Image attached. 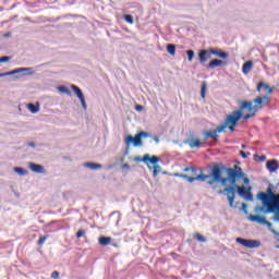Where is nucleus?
<instances>
[{
	"label": "nucleus",
	"mask_w": 279,
	"mask_h": 279,
	"mask_svg": "<svg viewBox=\"0 0 279 279\" xmlns=\"http://www.w3.org/2000/svg\"><path fill=\"white\" fill-rule=\"evenodd\" d=\"M156 143H160V140L158 137H155Z\"/></svg>",
	"instance_id": "nucleus-59"
},
{
	"label": "nucleus",
	"mask_w": 279,
	"mask_h": 279,
	"mask_svg": "<svg viewBox=\"0 0 279 279\" xmlns=\"http://www.w3.org/2000/svg\"><path fill=\"white\" fill-rule=\"evenodd\" d=\"M84 234H86V231H84V229H80L76 232V239H82V236H84Z\"/></svg>",
	"instance_id": "nucleus-43"
},
{
	"label": "nucleus",
	"mask_w": 279,
	"mask_h": 279,
	"mask_svg": "<svg viewBox=\"0 0 279 279\" xmlns=\"http://www.w3.org/2000/svg\"><path fill=\"white\" fill-rule=\"evenodd\" d=\"M166 49H167L168 53H170V56H175V45L168 44Z\"/></svg>",
	"instance_id": "nucleus-28"
},
{
	"label": "nucleus",
	"mask_w": 279,
	"mask_h": 279,
	"mask_svg": "<svg viewBox=\"0 0 279 279\" xmlns=\"http://www.w3.org/2000/svg\"><path fill=\"white\" fill-rule=\"evenodd\" d=\"M108 169H113V166H109Z\"/></svg>",
	"instance_id": "nucleus-62"
},
{
	"label": "nucleus",
	"mask_w": 279,
	"mask_h": 279,
	"mask_svg": "<svg viewBox=\"0 0 279 279\" xmlns=\"http://www.w3.org/2000/svg\"><path fill=\"white\" fill-rule=\"evenodd\" d=\"M210 58H213V52H210V48L208 50L202 49L198 51V60L201 64H206V62H208Z\"/></svg>",
	"instance_id": "nucleus-11"
},
{
	"label": "nucleus",
	"mask_w": 279,
	"mask_h": 279,
	"mask_svg": "<svg viewBox=\"0 0 279 279\" xmlns=\"http://www.w3.org/2000/svg\"><path fill=\"white\" fill-rule=\"evenodd\" d=\"M206 180H210V174L201 173V174L194 177V182H195V181H198V182H206Z\"/></svg>",
	"instance_id": "nucleus-24"
},
{
	"label": "nucleus",
	"mask_w": 279,
	"mask_h": 279,
	"mask_svg": "<svg viewBox=\"0 0 279 279\" xmlns=\"http://www.w3.org/2000/svg\"><path fill=\"white\" fill-rule=\"evenodd\" d=\"M251 108H253V109H247V111L251 113H246V114L242 113V119L247 120V119H252V117L256 116V113L258 112V106L252 105V101H251Z\"/></svg>",
	"instance_id": "nucleus-19"
},
{
	"label": "nucleus",
	"mask_w": 279,
	"mask_h": 279,
	"mask_svg": "<svg viewBox=\"0 0 279 279\" xmlns=\"http://www.w3.org/2000/svg\"><path fill=\"white\" fill-rule=\"evenodd\" d=\"M183 171L185 173H192V175H195L197 173V169L195 167H187V168H184Z\"/></svg>",
	"instance_id": "nucleus-34"
},
{
	"label": "nucleus",
	"mask_w": 279,
	"mask_h": 279,
	"mask_svg": "<svg viewBox=\"0 0 279 279\" xmlns=\"http://www.w3.org/2000/svg\"><path fill=\"white\" fill-rule=\"evenodd\" d=\"M27 147H36V143L29 142V143L27 144Z\"/></svg>",
	"instance_id": "nucleus-57"
},
{
	"label": "nucleus",
	"mask_w": 279,
	"mask_h": 279,
	"mask_svg": "<svg viewBox=\"0 0 279 279\" xmlns=\"http://www.w3.org/2000/svg\"><path fill=\"white\" fill-rule=\"evenodd\" d=\"M243 110H253L252 108V101L243 100L240 105L239 110L233 111L229 116H227L225 122L227 125H236L239 121H241L243 117Z\"/></svg>",
	"instance_id": "nucleus-3"
},
{
	"label": "nucleus",
	"mask_w": 279,
	"mask_h": 279,
	"mask_svg": "<svg viewBox=\"0 0 279 279\" xmlns=\"http://www.w3.org/2000/svg\"><path fill=\"white\" fill-rule=\"evenodd\" d=\"M259 160L260 162H265V160H267V157L265 155L259 156Z\"/></svg>",
	"instance_id": "nucleus-54"
},
{
	"label": "nucleus",
	"mask_w": 279,
	"mask_h": 279,
	"mask_svg": "<svg viewBox=\"0 0 279 279\" xmlns=\"http://www.w3.org/2000/svg\"><path fill=\"white\" fill-rule=\"evenodd\" d=\"M26 108L32 112V114H37V112H40V102L27 104Z\"/></svg>",
	"instance_id": "nucleus-21"
},
{
	"label": "nucleus",
	"mask_w": 279,
	"mask_h": 279,
	"mask_svg": "<svg viewBox=\"0 0 279 279\" xmlns=\"http://www.w3.org/2000/svg\"><path fill=\"white\" fill-rule=\"evenodd\" d=\"M98 243L99 245H101L102 247H106L107 245H110V243H112V238L110 236H100L98 238Z\"/></svg>",
	"instance_id": "nucleus-23"
},
{
	"label": "nucleus",
	"mask_w": 279,
	"mask_h": 279,
	"mask_svg": "<svg viewBox=\"0 0 279 279\" xmlns=\"http://www.w3.org/2000/svg\"><path fill=\"white\" fill-rule=\"evenodd\" d=\"M253 104H256L255 106H257V110L258 108H263V97L258 96L253 100Z\"/></svg>",
	"instance_id": "nucleus-31"
},
{
	"label": "nucleus",
	"mask_w": 279,
	"mask_h": 279,
	"mask_svg": "<svg viewBox=\"0 0 279 279\" xmlns=\"http://www.w3.org/2000/svg\"><path fill=\"white\" fill-rule=\"evenodd\" d=\"M12 72H13V75H16L19 73H25V70H23V68H19V69L12 70Z\"/></svg>",
	"instance_id": "nucleus-46"
},
{
	"label": "nucleus",
	"mask_w": 279,
	"mask_h": 279,
	"mask_svg": "<svg viewBox=\"0 0 279 279\" xmlns=\"http://www.w3.org/2000/svg\"><path fill=\"white\" fill-rule=\"evenodd\" d=\"M83 167H86L87 169H90L92 171H97L98 169H104V166L101 163H95V162H85V163H83Z\"/></svg>",
	"instance_id": "nucleus-22"
},
{
	"label": "nucleus",
	"mask_w": 279,
	"mask_h": 279,
	"mask_svg": "<svg viewBox=\"0 0 279 279\" xmlns=\"http://www.w3.org/2000/svg\"><path fill=\"white\" fill-rule=\"evenodd\" d=\"M235 242L243 245V247H247L248 250H256L262 245L259 240H247L243 238H236Z\"/></svg>",
	"instance_id": "nucleus-7"
},
{
	"label": "nucleus",
	"mask_w": 279,
	"mask_h": 279,
	"mask_svg": "<svg viewBox=\"0 0 279 279\" xmlns=\"http://www.w3.org/2000/svg\"><path fill=\"white\" fill-rule=\"evenodd\" d=\"M226 128H228V124L227 122L225 121V123L220 124L217 126V129L215 130L216 131V134H221V132H223V130H226Z\"/></svg>",
	"instance_id": "nucleus-32"
},
{
	"label": "nucleus",
	"mask_w": 279,
	"mask_h": 279,
	"mask_svg": "<svg viewBox=\"0 0 279 279\" xmlns=\"http://www.w3.org/2000/svg\"><path fill=\"white\" fill-rule=\"evenodd\" d=\"M22 70H24L26 75H34V73H36L33 68H22Z\"/></svg>",
	"instance_id": "nucleus-41"
},
{
	"label": "nucleus",
	"mask_w": 279,
	"mask_h": 279,
	"mask_svg": "<svg viewBox=\"0 0 279 279\" xmlns=\"http://www.w3.org/2000/svg\"><path fill=\"white\" fill-rule=\"evenodd\" d=\"M135 110H137V112H142L143 106L141 105L135 106Z\"/></svg>",
	"instance_id": "nucleus-53"
},
{
	"label": "nucleus",
	"mask_w": 279,
	"mask_h": 279,
	"mask_svg": "<svg viewBox=\"0 0 279 279\" xmlns=\"http://www.w3.org/2000/svg\"><path fill=\"white\" fill-rule=\"evenodd\" d=\"M257 199L262 201L263 206L260 208H267L268 206H274L278 204L279 194L274 193V184H268L266 192H259L257 194Z\"/></svg>",
	"instance_id": "nucleus-2"
},
{
	"label": "nucleus",
	"mask_w": 279,
	"mask_h": 279,
	"mask_svg": "<svg viewBox=\"0 0 279 279\" xmlns=\"http://www.w3.org/2000/svg\"><path fill=\"white\" fill-rule=\"evenodd\" d=\"M125 143L128 145H133V147H141V145H143V140L141 138V136L137 134H135V136L129 135L125 137Z\"/></svg>",
	"instance_id": "nucleus-10"
},
{
	"label": "nucleus",
	"mask_w": 279,
	"mask_h": 279,
	"mask_svg": "<svg viewBox=\"0 0 279 279\" xmlns=\"http://www.w3.org/2000/svg\"><path fill=\"white\" fill-rule=\"evenodd\" d=\"M142 160L145 165H147L148 169L151 170V166L149 165H154V166L158 165V162H160V157L158 156L150 157L149 154H146L143 156Z\"/></svg>",
	"instance_id": "nucleus-12"
},
{
	"label": "nucleus",
	"mask_w": 279,
	"mask_h": 279,
	"mask_svg": "<svg viewBox=\"0 0 279 279\" xmlns=\"http://www.w3.org/2000/svg\"><path fill=\"white\" fill-rule=\"evenodd\" d=\"M203 138L204 141H208V138H213L215 143H217L219 138V134H217L216 130H207L203 132Z\"/></svg>",
	"instance_id": "nucleus-14"
},
{
	"label": "nucleus",
	"mask_w": 279,
	"mask_h": 279,
	"mask_svg": "<svg viewBox=\"0 0 279 279\" xmlns=\"http://www.w3.org/2000/svg\"><path fill=\"white\" fill-rule=\"evenodd\" d=\"M241 210H243L244 215H247V204L243 203Z\"/></svg>",
	"instance_id": "nucleus-50"
},
{
	"label": "nucleus",
	"mask_w": 279,
	"mask_h": 279,
	"mask_svg": "<svg viewBox=\"0 0 279 279\" xmlns=\"http://www.w3.org/2000/svg\"><path fill=\"white\" fill-rule=\"evenodd\" d=\"M211 56H216L217 58H221L222 60H228L230 58V54L226 51H222L219 48H210Z\"/></svg>",
	"instance_id": "nucleus-13"
},
{
	"label": "nucleus",
	"mask_w": 279,
	"mask_h": 279,
	"mask_svg": "<svg viewBox=\"0 0 279 279\" xmlns=\"http://www.w3.org/2000/svg\"><path fill=\"white\" fill-rule=\"evenodd\" d=\"M269 230L274 233L276 241H278V243H279V232L276 231V229H272V227H270Z\"/></svg>",
	"instance_id": "nucleus-44"
},
{
	"label": "nucleus",
	"mask_w": 279,
	"mask_h": 279,
	"mask_svg": "<svg viewBox=\"0 0 279 279\" xmlns=\"http://www.w3.org/2000/svg\"><path fill=\"white\" fill-rule=\"evenodd\" d=\"M226 173L228 175V180L231 186H234V184H236V180L245 178V172H243V169L239 166H234L233 168H227Z\"/></svg>",
	"instance_id": "nucleus-4"
},
{
	"label": "nucleus",
	"mask_w": 279,
	"mask_h": 279,
	"mask_svg": "<svg viewBox=\"0 0 279 279\" xmlns=\"http://www.w3.org/2000/svg\"><path fill=\"white\" fill-rule=\"evenodd\" d=\"M275 205L277 206V209L279 210V202L275 203Z\"/></svg>",
	"instance_id": "nucleus-60"
},
{
	"label": "nucleus",
	"mask_w": 279,
	"mask_h": 279,
	"mask_svg": "<svg viewBox=\"0 0 279 279\" xmlns=\"http://www.w3.org/2000/svg\"><path fill=\"white\" fill-rule=\"evenodd\" d=\"M263 99V104H269V96L265 95L264 97H262Z\"/></svg>",
	"instance_id": "nucleus-51"
},
{
	"label": "nucleus",
	"mask_w": 279,
	"mask_h": 279,
	"mask_svg": "<svg viewBox=\"0 0 279 279\" xmlns=\"http://www.w3.org/2000/svg\"><path fill=\"white\" fill-rule=\"evenodd\" d=\"M4 36H5V38H8V36H10V33L4 34Z\"/></svg>",
	"instance_id": "nucleus-61"
},
{
	"label": "nucleus",
	"mask_w": 279,
	"mask_h": 279,
	"mask_svg": "<svg viewBox=\"0 0 279 279\" xmlns=\"http://www.w3.org/2000/svg\"><path fill=\"white\" fill-rule=\"evenodd\" d=\"M51 278L53 279H60V272L58 270L52 271Z\"/></svg>",
	"instance_id": "nucleus-45"
},
{
	"label": "nucleus",
	"mask_w": 279,
	"mask_h": 279,
	"mask_svg": "<svg viewBox=\"0 0 279 279\" xmlns=\"http://www.w3.org/2000/svg\"><path fill=\"white\" fill-rule=\"evenodd\" d=\"M186 56H187L189 62H193V58H195V51L186 50Z\"/></svg>",
	"instance_id": "nucleus-35"
},
{
	"label": "nucleus",
	"mask_w": 279,
	"mask_h": 279,
	"mask_svg": "<svg viewBox=\"0 0 279 279\" xmlns=\"http://www.w3.org/2000/svg\"><path fill=\"white\" fill-rule=\"evenodd\" d=\"M57 89L59 90V93H62L63 95H71V90L68 89L66 86L61 85L58 86Z\"/></svg>",
	"instance_id": "nucleus-30"
},
{
	"label": "nucleus",
	"mask_w": 279,
	"mask_h": 279,
	"mask_svg": "<svg viewBox=\"0 0 279 279\" xmlns=\"http://www.w3.org/2000/svg\"><path fill=\"white\" fill-rule=\"evenodd\" d=\"M71 89L76 95V97L81 101V106L84 110H87L88 106L86 105V98L84 97V93H82V89L76 85H71Z\"/></svg>",
	"instance_id": "nucleus-9"
},
{
	"label": "nucleus",
	"mask_w": 279,
	"mask_h": 279,
	"mask_svg": "<svg viewBox=\"0 0 279 279\" xmlns=\"http://www.w3.org/2000/svg\"><path fill=\"white\" fill-rule=\"evenodd\" d=\"M254 213H264V215H274L272 221H276L279 223V209L276 203L268 207H260V206H255Z\"/></svg>",
	"instance_id": "nucleus-6"
},
{
	"label": "nucleus",
	"mask_w": 279,
	"mask_h": 279,
	"mask_svg": "<svg viewBox=\"0 0 279 279\" xmlns=\"http://www.w3.org/2000/svg\"><path fill=\"white\" fill-rule=\"evenodd\" d=\"M216 182L226 185V184H228V182H230V179H228V177H226V178L220 177Z\"/></svg>",
	"instance_id": "nucleus-40"
},
{
	"label": "nucleus",
	"mask_w": 279,
	"mask_h": 279,
	"mask_svg": "<svg viewBox=\"0 0 279 279\" xmlns=\"http://www.w3.org/2000/svg\"><path fill=\"white\" fill-rule=\"evenodd\" d=\"M226 169H228L223 163H215L211 167V171L209 173V178L210 180L207 181V184L209 186H213L215 184L216 181H218L221 177L223 171H226Z\"/></svg>",
	"instance_id": "nucleus-5"
},
{
	"label": "nucleus",
	"mask_w": 279,
	"mask_h": 279,
	"mask_svg": "<svg viewBox=\"0 0 279 279\" xmlns=\"http://www.w3.org/2000/svg\"><path fill=\"white\" fill-rule=\"evenodd\" d=\"M28 167L33 173H47V170L43 165L31 162Z\"/></svg>",
	"instance_id": "nucleus-16"
},
{
	"label": "nucleus",
	"mask_w": 279,
	"mask_h": 279,
	"mask_svg": "<svg viewBox=\"0 0 279 279\" xmlns=\"http://www.w3.org/2000/svg\"><path fill=\"white\" fill-rule=\"evenodd\" d=\"M201 97H202L203 99L206 98V82H203V84H202V87H201Z\"/></svg>",
	"instance_id": "nucleus-37"
},
{
	"label": "nucleus",
	"mask_w": 279,
	"mask_h": 279,
	"mask_svg": "<svg viewBox=\"0 0 279 279\" xmlns=\"http://www.w3.org/2000/svg\"><path fill=\"white\" fill-rule=\"evenodd\" d=\"M266 169L269 170L270 173H276L279 169V162L276 159L268 160L266 162Z\"/></svg>",
	"instance_id": "nucleus-15"
},
{
	"label": "nucleus",
	"mask_w": 279,
	"mask_h": 279,
	"mask_svg": "<svg viewBox=\"0 0 279 279\" xmlns=\"http://www.w3.org/2000/svg\"><path fill=\"white\" fill-rule=\"evenodd\" d=\"M244 184H250V179L243 177Z\"/></svg>",
	"instance_id": "nucleus-58"
},
{
	"label": "nucleus",
	"mask_w": 279,
	"mask_h": 279,
	"mask_svg": "<svg viewBox=\"0 0 279 279\" xmlns=\"http://www.w3.org/2000/svg\"><path fill=\"white\" fill-rule=\"evenodd\" d=\"M134 161H135V162H143V158H141V157L137 156V157L134 158Z\"/></svg>",
	"instance_id": "nucleus-56"
},
{
	"label": "nucleus",
	"mask_w": 279,
	"mask_h": 279,
	"mask_svg": "<svg viewBox=\"0 0 279 279\" xmlns=\"http://www.w3.org/2000/svg\"><path fill=\"white\" fill-rule=\"evenodd\" d=\"M137 135L140 136V138H149V134L145 131L137 133Z\"/></svg>",
	"instance_id": "nucleus-42"
},
{
	"label": "nucleus",
	"mask_w": 279,
	"mask_h": 279,
	"mask_svg": "<svg viewBox=\"0 0 279 279\" xmlns=\"http://www.w3.org/2000/svg\"><path fill=\"white\" fill-rule=\"evenodd\" d=\"M121 169H130V163H123V165L121 166Z\"/></svg>",
	"instance_id": "nucleus-55"
},
{
	"label": "nucleus",
	"mask_w": 279,
	"mask_h": 279,
	"mask_svg": "<svg viewBox=\"0 0 279 279\" xmlns=\"http://www.w3.org/2000/svg\"><path fill=\"white\" fill-rule=\"evenodd\" d=\"M242 149H245V144L242 145Z\"/></svg>",
	"instance_id": "nucleus-63"
},
{
	"label": "nucleus",
	"mask_w": 279,
	"mask_h": 279,
	"mask_svg": "<svg viewBox=\"0 0 279 279\" xmlns=\"http://www.w3.org/2000/svg\"><path fill=\"white\" fill-rule=\"evenodd\" d=\"M226 64H228L226 61L214 59L208 63L207 69H217L218 66H226Z\"/></svg>",
	"instance_id": "nucleus-18"
},
{
	"label": "nucleus",
	"mask_w": 279,
	"mask_h": 279,
	"mask_svg": "<svg viewBox=\"0 0 279 279\" xmlns=\"http://www.w3.org/2000/svg\"><path fill=\"white\" fill-rule=\"evenodd\" d=\"M276 248H277V250H279V244H278V245H276Z\"/></svg>",
	"instance_id": "nucleus-64"
},
{
	"label": "nucleus",
	"mask_w": 279,
	"mask_h": 279,
	"mask_svg": "<svg viewBox=\"0 0 279 279\" xmlns=\"http://www.w3.org/2000/svg\"><path fill=\"white\" fill-rule=\"evenodd\" d=\"M194 239L198 240L199 243H206V238L204 235H202L201 233H196L194 235Z\"/></svg>",
	"instance_id": "nucleus-38"
},
{
	"label": "nucleus",
	"mask_w": 279,
	"mask_h": 279,
	"mask_svg": "<svg viewBox=\"0 0 279 279\" xmlns=\"http://www.w3.org/2000/svg\"><path fill=\"white\" fill-rule=\"evenodd\" d=\"M248 221H253V223H259L260 226H267L268 230L272 228L271 222H269L267 218L259 215H248Z\"/></svg>",
	"instance_id": "nucleus-8"
},
{
	"label": "nucleus",
	"mask_w": 279,
	"mask_h": 279,
	"mask_svg": "<svg viewBox=\"0 0 279 279\" xmlns=\"http://www.w3.org/2000/svg\"><path fill=\"white\" fill-rule=\"evenodd\" d=\"M13 171L19 175H27V170L23 169L22 167L13 168Z\"/></svg>",
	"instance_id": "nucleus-29"
},
{
	"label": "nucleus",
	"mask_w": 279,
	"mask_h": 279,
	"mask_svg": "<svg viewBox=\"0 0 279 279\" xmlns=\"http://www.w3.org/2000/svg\"><path fill=\"white\" fill-rule=\"evenodd\" d=\"M189 145L191 149H195V147H202V142H199V140H191Z\"/></svg>",
	"instance_id": "nucleus-27"
},
{
	"label": "nucleus",
	"mask_w": 279,
	"mask_h": 279,
	"mask_svg": "<svg viewBox=\"0 0 279 279\" xmlns=\"http://www.w3.org/2000/svg\"><path fill=\"white\" fill-rule=\"evenodd\" d=\"M240 156H242L243 158H248V156H252V154L250 151L245 153V151L241 150Z\"/></svg>",
	"instance_id": "nucleus-47"
},
{
	"label": "nucleus",
	"mask_w": 279,
	"mask_h": 279,
	"mask_svg": "<svg viewBox=\"0 0 279 279\" xmlns=\"http://www.w3.org/2000/svg\"><path fill=\"white\" fill-rule=\"evenodd\" d=\"M47 239H49L48 234L40 236L37 244L40 246L45 245V241H47Z\"/></svg>",
	"instance_id": "nucleus-39"
},
{
	"label": "nucleus",
	"mask_w": 279,
	"mask_h": 279,
	"mask_svg": "<svg viewBox=\"0 0 279 279\" xmlns=\"http://www.w3.org/2000/svg\"><path fill=\"white\" fill-rule=\"evenodd\" d=\"M264 88V90H266V93H268V95H271L274 93V88L275 87H271L269 86L268 84H265L263 82H259L257 84V87H256V92L257 93H260V90Z\"/></svg>",
	"instance_id": "nucleus-17"
},
{
	"label": "nucleus",
	"mask_w": 279,
	"mask_h": 279,
	"mask_svg": "<svg viewBox=\"0 0 279 279\" xmlns=\"http://www.w3.org/2000/svg\"><path fill=\"white\" fill-rule=\"evenodd\" d=\"M227 128L230 130V132H234V128H236V125H233V124H229L227 125Z\"/></svg>",
	"instance_id": "nucleus-52"
},
{
	"label": "nucleus",
	"mask_w": 279,
	"mask_h": 279,
	"mask_svg": "<svg viewBox=\"0 0 279 279\" xmlns=\"http://www.w3.org/2000/svg\"><path fill=\"white\" fill-rule=\"evenodd\" d=\"M124 21L130 25H134V17L130 14L124 15Z\"/></svg>",
	"instance_id": "nucleus-36"
},
{
	"label": "nucleus",
	"mask_w": 279,
	"mask_h": 279,
	"mask_svg": "<svg viewBox=\"0 0 279 279\" xmlns=\"http://www.w3.org/2000/svg\"><path fill=\"white\" fill-rule=\"evenodd\" d=\"M3 62H10V57H0V64H3Z\"/></svg>",
	"instance_id": "nucleus-48"
},
{
	"label": "nucleus",
	"mask_w": 279,
	"mask_h": 279,
	"mask_svg": "<svg viewBox=\"0 0 279 279\" xmlns=\"http://www.w3.org/2000/svg\"><path fill=\"white\" fill-rule=\"evenodd\" d=\"M246 202H254V194H252V191H248L243 196Z\"/></svg>",
	"instance_id": "nucleus-33"
},
{
	"label": "nucleus",
	"mask_w": 279,
	"mask_h": 279,
	"mask_svg": "<svg viewBox=\"0 0 279 279\" xmlns=\"http://www.w3.org/2000/svg\"><path fill=\"white\" fill-rule=\"evenodd\" d=\"M252 69H254V62L253 61H246L244 62L242 66V73L244 75H248L252 72Z\"/></svg>",
	"instance_id": "nucleus-20"
},
{
	"label": "nucleus",
	"mask_w": 279,
	"mask_h": 279,
	"mask_svg": "<svg viewBox=\"0 0 279 279\" xmlns=\"http://www.w3.org/2000/svg\"><path fill=\"white\" fill-rule=\"evenodd\" d=\"M248 191H252V186L246 187L234 184L228 185L223 190L218 191V195H227L230 208H234V199H236V193L240 195V197H243Z\"/></svg>",
	"instance_id": "nucleus-1"
},
{
	"label": "nucleus",
	"mask_w": 279,
	"mask_h": 279,
	"mask_svg": "<svg viewBox=\"0 0 279 279\" xmlns=\"http://www.w3.org/2000/svg\"><path fill=\"white\" fill-rule=\"evenodd\" d=\"M175 178H182L183 180H187V182L193 183L195 182L194 177H190L189 174H182V173H174Z\"/></svg>",
	"instance_id": "nucleus-25"
},
{
	"label": "nucleus",
	"mask_w": 279,
	"mask_h": 279,
	"mask_svg": "<svg viewBox=\"0 0 279 279\" xmlns=\"http://www.w3.org/2000/svg\"><path fill=\"white\" fill-rule=\"evenodd\" d=\"M10 75H14L12 71L0 74L1 77H10Z\"/></svg>",
	"instance_id": "nucleus-49"
},
{
	"label": "nucleus",
	"mask_w": 279,
	"mask_h": 279,
	"mask_svg": "<svg viewBox=\"0 0 279 279\" xmlns=\"http://www.w3.org/2000/svg\"><path fill=\"white\" fill-rule=\"evenodd\" d=\"M153 169V178H158V173H160V171H162V167H160V165L156 163L154 167H151Z\"/></svg>",
	"instance_id": "nucleus-26"
}]
</instances>
